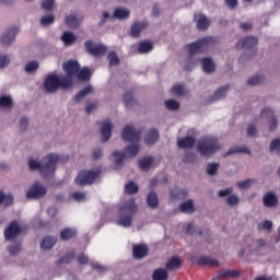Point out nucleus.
<instances>
[{"mask_svg": "<svg viewBox=\"0 0 280 280\" xmlns=\"http://www.w3.org/2000/svg\"><path fill=\"white\" fill-rule=\"evenodd\" d=\"M66 77L59 78L56 72L47 75L44 81V89L48 93H56L59 89H71L73 86V78L83 82L91 79L92 72L89 68L80 69V63L75 60H69L62 65Z\"/></svg>", "mask_w": 280, "mask_h": 280, "instance_id": "f257e3e1", "label": "nucleus"}, {"mask_svg": "<svg viewBox=\"0 0 280 280\" xmlns=\"http://www.w3.org/2000/svg\"><path fill=\"white\" fill-rule=\"evenodd\" d=\"M124 141H128L131 145L124 149L122 152H114V163L117 167H121L125 159H132L139 154V141L141 140V131L135 129L132 125H127L122 130Z\"/></svg>", "mask_w": 280, "mask_h": 280, "instance_id": "f03ea898", "label": "nucleus"}, {"mask_svg": "<svg viewBox=\"0 0 280 280\" xmlns=\"http://www.w3.org/2000/svg\"><path fill=\"white\" fill-rule=\"evenodd\" d=\"M60 163V155L58 154H48L43 159V162H38L35 159L28 161L30 170H35L40 172L44 176H49L56 172V165Z\"/></svg>", "mask_w": 280, "mask_h": 280, "instance_id": "7ed1b4c3", "label": "nucleus"}, {"mask_svg": "<svg viewBox=\"0 0 280 280\" xmlns=\"http://www.w3.org/2000/svg\"><path fill=\"white\" fill-rule=\"evenodd\" d=\"M137 211V205H135V200H129L126 205L120 206L119 209V220L116 222L118 226H124V229H128L132 226V215Z\"/></svg>", "mask_w": 280, "mask_h": 280, "instance_id": "20e7f679", "label": "nucleus"}, {"mask_svg": "<svg viewBox=\"0 0 280 280\" xmlns=\"http://www.w3.org/2000/svg\"><path fill=\"white\" fill-rule=\"evenodd\" d=\"M197 150L202 156H211V154L220 150V143H218V139L213 137L201 138L198 141Z\"/></svg>", "mask_w": 280, "mask_h": 280, "instance_id": "39448f33", "label": "nucleus"}, {"mask_svg": "<svg viewBox=\"0 0 280 280\" xmlns=\"http://www.w3.org/2000/svg\"><path fill=\"white\" fill-rule=\"evenodd\" d=\"M215 43V38L213 37H205L195 43L186 45V49L189 54H202L211 47Z\"/></svg>", "mask_w": 280, "mask_h": 280, "instance_id": "423d86ee", "label": "nucleus"}, {"mask_svg": "<svg viewBox=\"0 0 280 280\" xmlns=\"http://www.w3.org/2000/svg\"><path fill=\"white\" fill-rule=\"evenodd\" d=\"M98 176L100 171H82L75 177L74 183L80 187H84V185H93Z\"/></svg>", "mask_w": 280, "mask_h": 280, "instance_id": "0eeeda50", "label": "nucleus"}, {"mask_svg": "<svg viewBox=\"0 0 280 280\" xmlns=\"http://www.w3.org/2000/svg\"><path fill=\"white\" fill-rule=\"evenodd\" d=\"M85 49H88L89 54L95 58H100V56L106 54V46L103 44H94L91 40L85 43Z\"/></svg>", "mask_w": 280, "mask_h": 280, "instance_id": "6e6552de", "label": "nucleus"}, {"mask_svg": "<svg viewBox=\"0 0 280 280\" xmlns=\"http://www.w3.org/2000/svg\"><path fill=\"white\" fill-rule=\"evenodd\" d=\"M45 194H47V188L37 182L26 192V198H43Z\"/></svg>", "mask_w": 280, "mask_h": 280, "instance_id": "1a4fd4ad", "label": "nucleus"}, {"mask_svg": "<svg viewBox=\"0 0 280 280\" xmlns=\"http://www.w3.org/2000/svg\"><path fill=\"white\" fill-rule=\"evenodd\" d=\"M21 233V228L16 221L11 222V224L4 230L5 240H14Z\"/></svg>", "mask_w": 280, "mask_h": 280, "instance_id": "9d476101", "label": "nucleus"}, {"mask_svg": "<svg viewBox=\"0 0 280 280\" xmlns=\"http://www.w3.org/2000/svg\"><path fill=\"white\" fill-rule=\"evenodd\" d=\"M257 43L258 40L256 37L249 36V37H246L245 39H241L236 44V49H250V47H255Z\"/></svg>", "mask_w": 280, "mask_h": 280, "instance_id": "9b49d317", "label": "nucleus"}, {"mask_svg": "<svg viewBox=\"0 0 280 280\" xmlns=\"http://www.w3.org/2000/svg\"><path fill=\"white\" fill-rule=\"evenodd\" d=\"M80 23H82V14L78 12L71 13L66 18V24L68 27H79Z\"/></svg>", "mask_w": 280, "mask_h": 280, "instance_id": "f8f14e48", "label": "nucleus"}, {"mask_svg": "<svg viewBox=\"0 0 280 280\" xmlns=\"http://www.w3.org/2000/svg\"><path fill=\"white\" fill-rule=\"evenodd\" d=\"M16 34H19V28L16 27L11 28L7 33H4L1 38L2 45H12V43H14Z\"/></svg>", "mask_w": 280, "mask_h": 280, "instance_id": "ddd939ff", "label": "nucleus"}, {"mask_svg": "<svg viewBox=\"0 0 280 280\" xmlns=\"http://www.w3.org/2000/svg\"><path fill=\"white\" fill-rule=\"evenodd\" d=\"M101 132L103 140L108 141L113 136V122H110V120L103 121Z\"/></svg>", "mask_w": 280, "mask_h": 280, "instance_id": "4468645a", "label": "nucleus"}, {"mask_svg": "<svg viewBox=\"0 0 280 280\" xmlns=\"http://www.w3.org/2000/svg\"><path fill=\"white\" fill-rule=\"evenodd\" d=\"M194 21L197 23L198 30H207L209 27L210 22L209 19H207V15L197 13L194 16Z\"/></svg>", "mask_w": 280, "mask_h": 280, "instance_id": "2eb2a0df", "label": "nucleus"}, {"mask_svg": "<svg viewBox=\"0 0 280 280\" xmlns=\"http://www.w3.org/2000/svg\"><path fill=\"white\" fill-rule=\"evenodd\" d=\"M145 27H148V22L133 23L130 31L131 36H133V38L139 37V34H141Z\"/></svg>", "mask_w": 280, "mask_h": 280, "instance_id": "dca6fc26", "label": "nucleus"}, {"mask_svg": "<svg viewBox=\"0 0 280 280\" xmlns=\"http://www.w3.org/2000/svg\"><path fill=\"white\" fill-rule=\"evenodd\" d=\"M201 68L205 73H213L215 71V62L211 58L201 59Z\"/></svg>", "mask_w": 280, "mask_h": 280, "instance_id": "f3484780", "label": "nucleus"}, {"mask_svg": "<svg viewBox=\"0 0 280 280\" xmlns=\"http://www.w3.org/2000/svg\"><path fill=\"white\" fill-rule=\"evenodd\" d=\"M275 113L272 112L271 108H265L261 112V117H269L270 119V124H269V128L270 130H277V119L273 117Z\"/></svg>", "mask_w": 280, "mask_h": 280, "instance_id": "a211bd4d", "label": "nucleus"}, {"mask_svg": "<svg viewBox=\"0 0 280 280\" xmlns=\"http://www.w3.org/2000/svg\"><path fill=\"white\" fill-rule=\"evenodd\" d=\"M148 255V246L145 245H136L133 246V257L136 259H143Z\"/></svg>", "mask_w": 280, "mask_h": 280, "instance_id": "6ab92c4d", "label": "nucleus"}, {"mask_svg": "<svg viewBox=\"0 0 280 280\" xmlns=\"http://www.w3.org/2000/svg\"><path fill=\"white\" fill-rule=\"evenodd\" d=\"M198 262L200 266H211L212 268H218V266H220V261L209 256H203L199 258Z\"/></svg>", "mask_w": 280, "mask_h": 280, "instance_id": "aec40b11", "label": "nucleus"}, {"mask_svg": "<svg viewBox=\"0 0 280 280\" xmlns=\"http://www.w3.org/2000/svg\"><path fill=\"white\" fill-rule=\"evenodd\" d=\"M144 141L148 145H154L159 141V131L156 129L149 131L144 137Z\"/></svg>", "mask_w": 280, "mask_h": 280, "instance_id": "412c9836", "label": "nucleus"}, {"mask_svg": "<svg viewBox=\"0 0 280 280\" xmlns=\"http://www.w3.org/2000/svg\"><path fill=\"white\" fill-rule=\"evenodd\" d=\"M196 143V140L192 137H186L183 139H179L177 142L178 148H183L184 150H187L189 148H194V144Z\"/></svg>", "mask_w": 280, "mask_h": 280, "instance_id": "4be33fe9", "label": "nucleus"}, {"mask_svg": "<svg viewBox=\"0 0 280 280\" xmlns=\"http://www.w3.org/2000/svg\"><path fill=\"white\" fill-rule=\"evenodd\" d=\"M237 277H240V271L222 270L218 273L217 279H235Z\"/></svg>", "mask_w": 280, "mask_h": 280, "instance_id": "5701e85b", "label": "nucleus"}, {"mask_svg": "<svg viewBox=\"0 0 280 280\" xmlns=\"http://www.w3.org/2000/svg\"><path fill=\"white\" fill-rule=\"evenodd\" d=\"M154 49V45L152 42H141L138 45V52L139 54H150Z\"/></svg>", "mask_w": 280, "mask_h": 280, "instance_id": "b1692460", "label": "nucleus"}, {"mask_svg": "<svg viewBox=\"0 0 280 280\" xmlns=\"http://www.w3.org/2000/svg\"><path fill=\"white\" fill-rule=\"evenodd\" d=\"M40 246L43 250H49L56 246V238L52 236H46L43 238Z\"/></svg>", "mask_w": 280, "mask_h": 280, "instance_id": "393cba45", "label": "nucleus"}, {"mask_svg": "<svg viewBox=\"0 0 280 280\" xmlns=\"http://www.w3.org/2000/svg\"><path fill=\"white\" fill-rule=\"evenodd\" d=\"M182 213H194L196 208L194 207V200H187L179 206Z\"/></svg>", "mask_w": 280, "mask_h": 280, "instance_id": "a878e982", "label": "nucleus"}, {"mask_svg": "<svg viewBox=\"0 0 280 280\" xmlns=\"http://www.w3.org/2000/svg\"><path fill=\"white\" fill-rule=\"evenodd\" d=\"M278 199H277V195H275V192H268L267 195H265L264 197V205L265 207H275V205H277Z\"/></svg>", "mask_w": 280, "mask_h": 280, "instance_id": "bb28decb", "label": "nucleus"}, {"mask_svg": "<svg viewBox=\"0 0 280 280\" xmlns=\"http://www.w3.org/2000/svg\"><path fill=\"white\" fill-rule=\"evenodd\" d=\"M180 264H183V260L177 256H174L166 264V268L167 270H178V268H180Z\"/></svg>", "mask_w": 280, "mask_h": 280, "instance_id": "cd10ccee", "label": "nucleus"}, {"mask_svg": "<svg viewBox=\"0 0 280 280\" xmlns=\"http://www.w3.org/2000/svg\"><path fill=\"white\" fill-rule=\"evenodd\" d=\"M130 16V10L118 8L114 11V19H119V21H124V19H128Z\"/></svg>", "mask_w": 280, "mask_h": 280, "instance_id": "c85d7f7f", "label": "nucleus"}, {"mask_svg": "<svg viewBox=\"0 0 280 280\" xmlns=\"http://www.w3.org/2000/svg\"><path fill=\"white\" fill-rule=\"evenodd\" d=\"M139 165L141 170L148 171L154 167V160L150 156L143 158L142 160H140Z\"/></svg>", "mask_w": 280, "mask_h": 280, "instance_id": "c756f323", "label": "nucleus"}, {"mask_svg": "<svg viewBox=\"0 0 280 280\" xmlns=\"http://www.w3.org/2000/svg\"><path fill=\"white\" fill-rule=\"evenodd\" d=\"M147 202L149 207H151L152 209H156V207H159V197L156 196V192H149Z\"/></svg>", "mask_w": 280, "mask_h": 280, "instance_id": "7c9ffc66", "label": "nucleus"}, {"mask_svg": "<svg viewBox=\"0 0 280 280\" xmlns=\"http://www.w3.org/2000/svg\"><path fill=\"white\" fill-rule=\"evenodd\" d=\"M14 202V197L11 194H3V191H0V205H4V207H10Z\"/></svg>", "mask_w": 280, "mask_h": 280, "instance_id": "2f4dec72", "label": "nucleus"}, {"mask_svg": "<svg viewBox=\"0 0 280 280\" xmlns=\"http://www.w3.org/2000/svg\"><path fill=\"white\" fill-rule=\"evenodd\" d=\"M61 240H71V237H75L78 235V231L75 229H65L61 231Z\"/></svg>", "mask_w": 280, "mask_h": 280, "instance_id": "473e14b6", "label": "nucleus"}, {"mask_svg": "<svg viewBox=\"0 0 280 280\" xmlns=\"http://www.w3.org/2000/svg\"><path fill=\"white\" fill-rule=\"evenodd\" d=\"M61 40L65 43V45H73V43H75V36L71 32H66L61 36Z\"/></svg>", "mask_w": 280, "mask_h": 280, "instance_id": "72a5a7b5", "label": "nucleus"}, {"mask_svg": "<svg viewBox=\"0 0 280 280\" xmlns=\"http://www.w3.org/2000/svg\"><path fill=\"white\" fill-rule=\"evenodd\" d=\"M153 280H167V270L158 269L153 272Z\"/></svg>", "mask_w": 280, "mask_h": 280, "instance_id": "f704fd0d", "label": "nucleus"}, {"mask_svg": "<svg viewBox=\"0 0 280 280\" xmlns=\"http://www.w3.org/2000/svg\"><path fill=\"white\" fill-rule=\"evenodd\" d=\"M226 91H229V85L220 88L213 95V101L218 102V100H222V97L226 96Z\"/></svg>", "mask_w": 280, "mask_h": 280, "instance_id": "c9c22d12", "label": "nucleus"}, {"mask_svg": "<svg viewBox=\"0 0 280 280\" xmlns=\"http://www.w3.org/2000/svg\"><path fill=\"white\" fill-rule=\"evenodd\" d=\"M164 104L168 110H178L180 108V103L175 100H167Z\"/></svg>", "mask_w": 280, "mask_h": 280, "instance_id": "e433bc0d", "label": "nucleus"}, {"mask_svg": "<svg viewBox=\"0 0 280 280\" xmlns=\"http://www.w3.org/2000/svg\"><path fill=\"white\" fill-rule=\"evenodd\" d=\"M0 108H12V97L5 95L1 96Z\"/></svg>", "mask_w": 280, "mask_h": 280, "instance_id": "4c0bfd02", "label": "nucleus"}, {"mask_svg": "<svg viewBox=\"0 0 280 280\" xmlns=\"http://www.w3.org/2000/svg\"><path fill=\"white\" fill-rule=\"evenodd\" d=\"M91 93H93V86L89 85L85 89H83L79 94H77V102H80V100L86 97V95H91Z\"/></svg>", "mask_w": 280, "mask_h": 280, "instance_id": "58836bf2", "label": "nucleus"}, {"mask_svg": "<svg viewBox=\"0 0 280 280\" xmlns=\"http://www.w3.org/2000/svg\"><path fill=\"white\" fill-rule=\"evenodd\" d=\"M248 152H250L248 150V148L246 147H243V148H232L228 151V153L225 154V156H230V154H237V153H244V154H248Z\"/></svg>", "mask_w": 280, "mask_h": 280, "instance_id": "ea45409f", "label": "nucleus"}, {"mask_svg": "<svg viewBox=\"0 0 280 280\" xmlns=\"http://www.w3.org/2000/svg\"><path fill=\"white\" fill-rule=\"evenodd\" d=\"M125 191L126 194H137V191H139V186L133 182H129L125 185Z\"/></svg>", "mask_w": 280, "mask_h": 280, "instance_id": "a19ab883", "label": "nucleus"}, {"mask_svg": "<svg viewBox=\"0 0 280 280\" xmlns=\"http://www.w3.org/2000/svg\"><path fill=\"white\" fill-rule=\"evenodd\" d=\"M236 185L240 189H248V187H252L253 185H255V179L252 178V179L237 182Z\"/></svg>", "mask_w": 280, "mask_h": 280, "instance_id": "79ce46f5", "label": "nucleus"}, {"mask_svg": "<svg viewBox=\"0 0 280 280\" xmlns=\"http://www.w3.org/2000/svg\"><path fill=\"white\" fill-rule=\"evenodd\" d=\"M219 167L220 164L218 163H209L206 167L207 174H209V176H213V174H217Z\"/></svg>", "mask_w": 280, "mask_h": 280, "instance_id": "37998d69", "label": "nucleus"}, {"mask_svg": "<svg viewBox=\"0 0 280 280\" xmlns=\"http://www.w3.org/2000/svg\"><path fill=\"white\" fill-rule=\"evenodd\" d=\"M108 62L109 67H117V65H119V57H117V54H115V51L108 54Z\"/></svg>", "mask_w": 280, "mask_h": 280, "instance_id": "c03bdc74", "label": "nucleus"}, {"mask_svg": "<svg viewBox=\"0 0 280 280\" xmlns=\"http://www.w3.org/2000/svg\"><path fill=\"white\" fill-rule=\"evenodd\" d=\"M270 152H275V154H280V140L275 139L271 141L269 147Z\"/></svg>", "mask_w": 280, "mask_h": 280, "instance_id": "a18cd8bd", "label": "nucleus"}, {"mask_svg": "<svg viewBox=\"0 0 280 280\" xmlns=\"http://www.w3.org/2000/svg\"><path fill=\"white\" fill-rule=\"evenodd\" d=\"M54 21H56V18H54V15L43 16L40 19V25H43L44 27H48V25H52Z\"/></svg>", "mask_w": 280, "mask_h": 280, "instance_id": "49530a36", "label": "nucleus"}, {"mask_svg": "<svg viewBox=\"0 0 280 280\" xmlns=\"http://www.w3.org/2000/svg\"><path fill=\"white\" fill-rule=\"evenodd\" d=\"M38 70V63L37 61H30L28 63H26L25 66V71L26 73H34V71Z\"/></svg>", "mask_w": 280, "mask_h": 280, "instance_id": "de8ad7c7", "label": "nucleus"}, {"mask_svg": "<svg viewBox=\"0 0 280 280\" xmlns=\"http://www.w3.org/2000/svg\"><path fill=\"white\" fill-rule=\"evenodd\" d=\"M71 196L77 202H85L86 200V192L75 191Z\"/></svg>", "mask_w": 280, "mask_h": 280, "instance_id": "09e8293b", "label": "nucleus"}, {"mask_svg": "<svg viewBox=\"0 0 280 280\" xmlns=\"http://www.w3.org/2000/svg\"><path fill=\"white\" fill-rule=\"evenodd\" d=\"M10 65V56L0 54V69H5Z\"/></svg>", "mask_w": 280, "mask_h": 280, "instance_id": "8fccbe9b", "label": "nucleus"}, {"mask_svg": "<svg viewBox=\"0 0 280 280\" xmlns=\"http://www.w3.org/2000/svg\"><path fill=\"white\" fill-rule=\"evenodd\" d=\"M171 91L173 95H178V96L185 95V86L180 84L173 86Z\"/></svg>", "mask_w": 280, "mask_h": 280, "instance_id": "3c124183", "label": "nucleus"}, {"mask_svg": "<svg viewBox=\"0 0 280 280\" xmlns=\"http://www.w3.org/2000/svg\"><path fill=\"white\" fill-rule=\"evenodd\" d=\"M270 229H272V221L267 220L258 224L259 231H270Z\"/></svg>", "mask_w": 280, "mask_h": 280, "instance_id": "603ef678", "label": "nucleus"}, {"mask_svg": "<svg viewBox=\"0 0 280 280\" xmlns=\"http://www.w3.org/2000/svg\"><path fill=\"white\" fill-rule=\"evenodd\" d=\"M261 82H264V77H253L248 80V84L249 86H257V84H261Z\"/></svg>", "mask_w": 280, "mask_h": 280, "instance_id": "864d4df0", "label": "nucleus"}, {"mask_svg": "<svg viewBox=\"0 0 280 280\" xmlns=\"http://www.w3.org/2000/svg\"><path fill=\"white\" fill-rule=\"evenodd\" d=\"M54 3H56V0H44L42 8L46 11H51L54 8Z\"/></svg>", "mask_w": 280, "mask_h": 280, "instance_id": "5fc2aeb1", "label": "nucleus"}, {"mask_svg": "<svg viewBox=\"0 0 280 280\" xmlns=\"http://www.w3.org/2000/svg\"><path fill=\"white\" fill-rule=\"evenodd\" d=\"M10 255H19L21 253V243H15L9 249Z\"/></svg>", "mask_w": 280, "mask_h": 280, "instance_id": "6e6d98bb", "label": "nucleus"}, {"mask_svg": "<svg viewBox=\"0 0 280 280\" xmlns=\"http://www.w3.org/2000/svg\"><path fill=\"white\" fill-rule=\"evenodd\" d=\"M124 102H125V106H131L132 105V93H130V92L125 93Z\"/></svg>", "mask_w": 280, "mask_h": 280, "instance_id": "4d7b16f0", "label": "nucleus"}, {"mask_svg": "<svg viewBox=\"0 0 280 280\" xmlns=\"http://www.w3.org/2000/svg\"><path fill=\"white\" fill-rule=\"evenodd\" d=\"M240 202V197L232 195L228 198V205H230L231 207H235V205H237Z\"/></svg>", "mask_w": 280, "mask_h": 280, "instance_id": "13d9d810", "label": "nucleus"}, {"mask_svg": "<svg viewBox=\"0 0 280 280\" xmlns=\"http://www.w3.org/2000/svg\"><path fill=\"white\" fill-rule=\"evenodd\" d=\"M231 194H233V188H226L223 190H219L218 196H220V198H224L226 196H231Z\"/></svg>", "mask_w": 280, "mask_h": 280, "instance_id": "bf43d9fd", "label": "nucleus"}, {"mask_svg": "<svg viewBox=\"0 0 280 280\" xmlns=\"http://www.w3.org/2000/svg\"><path fill=\"white\" fill-rule=\"evenodd\" d=\"M247 135L248 137H256L257 136V128L255 126H248L247 128Z\"/></svg>", "mask_w": 280, "mask_h": 280, "instance_id": "052dcab7", "label": "nucleus"}, {"mask_svg": "<svg viewBox=\"0 0 280 280\" xmlns=\"http://www.w3.org/2000/svg\"><path fill=\"white\" fill-rule=\"evenodd\" d=\"M74 255H75V254L72 253V254H70V255H68V256L61 258V259H60V264H71V259H73Z\"/></svg>", "mask_w": 280, "mask_h": 280, "instance_id": "680f3d73", "label": "nucleus"}, {"mask_svg": "<svg viewBox=\"0 0 280 280\" xmlns=\"http://www.w3.org/2000/svg\"><path fill=\"white\" fill-rule=\"evenodd\" d=\"M78 261L79 264H89V256L84 255V254H81L79 257H78Z\"/></svg>", "mask_w": 280, "mask_h": 280, "instance_id": "e2e57ef3", "label": "nucleus"}, {"mask_svg": "<svg viewBox=\"0 0 280 280\" xmlns=\"http://www.w3.org/2000/svg\"><path fill=\"white\" fill-rule=\"evenodd\" d=\"M28 120L26 117H22L20 120V128L21 130H25L27 128Z\"/></svg>", "mask_w": 280, "mask_h": 280, "instance_id": "0e129e2a", "label": "nucleus"}, {"mask_svg": "<svg viewBox=\"0 0 280 280\" xmlns=\"http://www.w3.org/2000/svg\"><path fill=\"white\" fill-rule=\"evenodd\" d=\"M92 268H94L95 270H97L98 272H104V270H106V267H103L100 264H93L91 262Z\"/></svg>", "mask_w": 280, "mask_h": 280, "instance_id": "69168bd1", "label": "nucleus"}, {"mask_svg": "<svg viewBox=\"0 0 280 280\" xmlns=\"http://www.w3.org/2000/svg\"><path fill=\"white\" fill-rule=\"evenodd\" d=\"M225 3L228 7L231 8V10H233L234 8H237V0H225Z\"/></svg>", "mask_w": 280, "mask_h": 280, "instance_id": "338daca9", "label": "nucleus"}, {"mask_svg": "<svg viewBox=\"0 0 280 280\" xmlns=\"http://www.w3.org/2000/svg\"><path fill=\"white\" fill-rule=\"evenodd\" d=\"M47 213L50 218H54V215H56V213H58V210L56 209V207H50V208H48Z\"/></svg>", "mask_w": 280, "mask_h": 280, "instance_id": "774afa93", "label": "nucleus"}]
</instances>
